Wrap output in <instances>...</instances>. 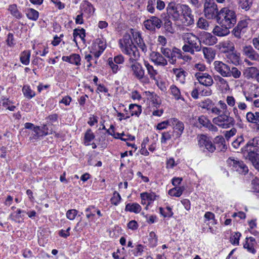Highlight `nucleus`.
<instances>
[{
  "instance_id": "4468645a",
  "label": "nucleus",
  "mask_w": 259,
  "mask_h": 259,
  "mask_svg": "<svg viewBox=\"0 0 259 259\" xmlns=\"http://www.w3.org/2000/svg\"><path fill=\"white\" fill-rule=\"evenodd\" d=\"M159 196L152 191L144 192L140 194V198L141 199V203L142 205L146 204L151 205L153 202L158 199Z\"/></svg>"
},
{
  "instance_id": "e2e57ef3",
  "label": "nucleus",
  "mask_w": 259,
  "mask_h": 259,
  "mask_svg": "<svg viewBox=\"0 0 259 259\" xmlns=\"http://www.w3.org/2000/svg\"><path fill=\"white\" fill-rule=\"evenodd\" d=\"M237 1L238 2L239 7H241L242 9H245V10H247L250 8V7L252 3L251 0Z\"/></svg>"
},
{
  "instance_id": "49530a36",
  "label": "nucleus",
  "mask_w": 259,
  "mask_h": 259,
  "mask_svg": "<svg viewBox=\"0 0 259 259\" xmlns=\"http://www.w3.org/2000/svg\"><path fill=\"white\" fill-rule=\"evenodd\" d=\"M30 52L29 51H24L20 55V61L25 65H28L30 62Z\"/></svg>"
},
{
  "instance_id": "6e6552de",
  "label": "nucleus",
  "mask_w": 259,
  "mask_h": 259,
  "mask_svg": "<svg viewBox=\"0 0 259 259\" xmlns=\"http://www.w3.org/2000/svg\"><path fill=\"white\" fill-rule=\"evenodd\" d=\"M106 48V41L103 38H97L91 47L90 53L96 58H99Z\"/></svg>"
},
{
  "instance_id": "680f3d73",
  "label": "nucleus",
  "mask_w": 259,
  "mask_h": 259,
  "mask_svg": "<svg viewBox=\"0 0 259 259\" xmlns=\"http://www.w3.org/2000/svg\"><path fill=\"white\" fill-rule=\"evenodd\" d=\"M108 64L112 70V73L115 74L119 70L117 64H116L113 61L112 58H109L108 59Z\"/></svg>"
},
{
  "instance_id": "ea45409f",
  "label": "nucleus",
  "mask_w": 259,
  "mask_h": 259,
  "mask_svg": "<svg viewBox=\"0 0 259 259\" xmlns=\"http://www.w3.org/2000/svg\"><path fill=\"white\" fill-rule=\"evenodd\" d=\"M129 110L130 117L134 115L138 117L141 113L142 107L137 104H131L129 106Z\"/></svg>"
},
{
  "instance_id": "ddd939ff",
  "label": "nucleus",
  "mask_w": 259,
  "mask_h": 259,
  "mask_svg": "<svg viewBox=\"0 0 259 259\" xmlns=\"http://www.w3.org/2000/svg\"><path fill=\"white\" fill-rule=\"evenodd\" d=\"M243 94L247 101L252 102L253 99L259 97V87L251 84L247 91L243 92Z\"/></svg>"
},
{
  "instance_id": "8fccbe9b",
  "label": "nucleus",
  "mask_w": 259,
  "mask_h": 259,
  "mask_svg": "<svg viewBox=\"0 0 259 259\" xmlns=\"http://www.w3.org/2000/svg\"><path fill=\"white\" fill-rule=\"evenodd\" d=\"M160 213L164 218H170L173 215L172 209L170 206H166L165 208H159Z\"/></svg>"
},
{
  "instance_id": "423d86ee",
  "label": "nucleus",
  "mask_w": 259,
  "mask_h": 259,
  "mask_svg": "<svg viewBox=\"0 0 259 259\" xmlns=\"http://www.w3.org/2000/svg\"><path fill=\"white\" fill-rule=\"evenodd\" d=\"M180 11L182 16L181 21L184 25L189 26L194 24L195 20L192 11L188 5H181Z\"/></svg>"
},
{
  "instance_id": "473e14b6",
  "label": "nucleus",
  "mask_w": 259,
  "mask_h": 259,
  "mask_svg": "<svg viewBox=\"0 0 259 259\" xmlns=\"http://www.w3.org/2000/svg\"><path fill=\"white\" fill-rule=\"evenodd\" d=\"M22 90L24 96L28 99H31L36 95L35 92L31 89L29 85H24Z\"/></svg>"
},
{
  "instance_id": "a878e982",
  "label": "nucleus",
  "mask_w": 259,
  "mask_h": 259,
  "mask_svg": "<svg viewBox=\"0 0 259 259\" xmlns=\"http://www.w3.org/2000/svg\"><path fill=\"white\" fill-rule=\"evenodd\" d=\"M133 36L138 47L144 53H146L147 51V47L142 38L141 33L139 32H134Z\"/></svg>"
},
{
  "instance_id": "20e7f679",
  "label": "nucleus",
  "mask_w": 259,
  "mask_h": 259,
  "mask_svg": "<svg viewBox=\"0 0 259 259\" xmlns=\"http://www.w3.org/2000/svg\"><path fill=\"white\" fill-rule=\"evenodd\" d=\"M119 45L122 52L128 56L129 58L133 57L135 54L140 55L137 47L134 45L130 34H125L122 38L119 40Z\"/></svg>"
},
{
  "instance_id": "6e6d98bb",
  "label": "nucleus",
  "mask_w": 259,
  "mask_h": 259,
  "mask_svg": "<svg viewBox=\"0 0 259 259\" xmlns=\"http://www.w3.org/2000/svg\"><path fill=\"white\" fill-rule=\"evenodd\" d=\"M32 133L31 134V136L30 137V139L31 140L33 139H37L39 137H42V134L40 132V127L39 126H35L34 128L32 129Z\"/></svg>"
},
{
  "instance_id": "864d4df0",
  "label": "nucleus",
  "mask_w": 259,
  "mask_h": 259,
  "mask_svg": "<svg viewBox=\"0 0 259 259\" xmlns=\"http://www.w3.org/2000/svg\"><path fill=\"white\" fill-rule=\"evenodd\" d=\"M197 26L198 28L204 29V30H208L209 27V23L208 21L203 18H200L197 22Z\"/></svg>"
},
{
  "instance_id": "0e129e2a",
  "label": "nucleus",
  "mask_w": 259,
  "mask_h": 259,
  "mask_svg": "<svg viewBox=\"0 0 259 259\" xmlns=\"http://www.w3.org/2000/svg\"><path fill=\"white\" fill-rule=\"evenodd\" d=\"M133 254L135 256H141L144 251V246L142 244H138L134 249L132 250Z\"/></svg>"
},
{
  "instance_id": "338daca9",
  "label": "nucleus",
  "mask_w": 259,
  "mask_h": 259,
  "mask_svg": "<svg viewBox=\"0 0 259 259\" xmlns=\"http://www.w3.org/2000/svg\"><path fill=\"white\" fill-rule=\"evenodd\" d=\"M78 213V211L75 209L68 210L66 213L67 218L70 220H73L75 219Z\"/></svg>"
},
{
  "instance_id": "1a4fd4ad",
  "label": "nucleus",
  "mask_w": 259,
  "mask_h": 259,
  "mask_svg": "<svg viewBox=\"0 0 259 259\" xmlns=\"http://www.w3.org/2000/svg\"><path fill=\"white\" fill-rule=\"evenodd\" d=\"M251 22V20L248 18L241 19L232 31L234 35L237 38H241V36L246 32L248 25L250 24Z\"/></svg>"
},
{
  "instance_id": "4d7b16f0",
  "label": "nucleus",
  "mask_w": 259,
  "mask_h": 259,
  "mask_svg": "<svg viewBox=\"0 0 259 259\" xmlns=\"http://www.w3.org/2000/svg\"><path fill=\"white\" fill-rule=\"evenodd\" d=\"M241 75V72L239 69L235 67H233L231 68H230V72L227 77H233L235 78H239Z\"/></svg>"
},
{
  "instance_id": "72a5a7b5",
  "label": "nucleus",
  "mask_w": 259,
  "mask_h": 259,
  "mask_svg": "<svg viewBox=\"0 0 259 259\" xmlns=\"http://www.w3.org/2000/svg\"><path fill=\"white\" fill-rule=\"evenodd\" d=\"M214 143L217 145L218 150L221 151H225L227 149L226 142L223 136H217L215 138Z\"/></svg>"
},
{
  "instance_id": "aec40b11",
  "label": "nucleus",
  "mask_w": 259,
  "mask_h": 259,
  "mask_svg": "<svg viewBox=\"0 0 259 259\" xmlns=\"http://www.w3.org/2000/svg\"><path fill=\"white\" fill-rule=\"evenodd\" d=\"M199 40L200 45L202 42L207 46H213L217 42L218 39L215 36L210 33L203 32L201 35Z\"/></svg>"
},
{
  "instance_id": "6ab92c4d",
  "label": "nucleus",
  "mask_w": 259,
  "mask_h": 259,
  "mask_svg": "<svg viewBox=\"0 0 259 259\" xmlns=\"http://www.w3.org/2000/svg\"><path fill=\"white\" fill-rule=\"evenodd\" d=\"M259 147V136L256 137L251 140H250L245 146L242 149L244 154H247L250 150L257 153V148Z\"/></svg>"
},
{
  "instance_id": "603ef678",
  "label": "nucleus",
  "mask_w": 259,
  "mask_h": 259,
  "mask_svg": "<svg viewBox=\"0 0 259 259\" xmlns=\"http://www.w3.org/2000/svg\"><path fill=\"white\" fill-rule=\"evenodd\" d=\"M125 136V134L124 133H113V136L116 139H120L122 141H133L135 140V137L133 136H127L126 138L123 137Z\"/></svg>"
},
{
  "instance_id": "f704fd0d",
  "label": "nucleus",
  "mask_w": 259,
  "mask_h": 259,
  "mask_svg": "<svg viewBox=\"0 0 259 259\" xmlns=\"http://www.w3.org/2000/svg\"><path fill=\"white\" fill-rule=\"evenodd\" d=\"M204 222L207 225H209V224L211 225L216 224L217 220L215 219L214 214L210 211L206 212L204 215Z\"/></svg>"
},
{
  "instance_id": "5701e85b",
  "label": "nucleus",
  "mask_w": 259,
  "mask_h": 259,
  "mask_svg": "<svg viewBox=\"0 0 259 259\" xmlns=\"http://www.w3.org/2000/svg\"><path fill=\"white\" fill-rule=\"evenodd\" d=\"M80 8L84 15L90 16L93 14L95 8L91 3L88 1H83L80 4Z\"/></svg>"
},
{
  "instance_id": "4be33fe9",
  "label": "nucleus",
  "mask_w": 259,
  "mask_h": 259,
  "mask_svg": "<svg viewBox=\"0 0 259 259\" xmlns=\"http://www.w3.org/2000/svg\"><path fill=\"white\" fill-rule=\"evenodd\" d=\"M174 126V131L176 138H179L182 135L184 130L183 122L177 118H172L170 120Z\"/></svg>"
},
{
  "instance_id": "2eb2a0df",
  "label": "nucleus",
  "mask_w": 259,
  "mask_h": 259,
  "mask_svg": "<svg viewBox=\"0 0 259 259\" xmlns=\"http://www.w3.org/2000/svg\"><path fill=\"white\" fill-rule=\"evenodd\" d=\"M194 76L199 82L204 86L210 87L213 83L211 76L207 73L196 72Z\"/></svg>"
},
{
  "instance_id": "f8f14e48",
  "label": "nucleus",
  "mask_w": 259,
  "mask_h": 259,
  "mask_svg": "<svg viewBox=\"0 0 259 259\" xmlns=\"http://www.w3.org/2000/svg\"><path fill=\"white\" fill-rule=\"evenodd\" d=\"M214 70L224 77H227L230 72V66L220 61H215L213 63Z\"/></svg>"
},
{
  "instance_id": "c756f323",
  "label": "nucleus",
  "mask_w": 259,
  "mask_h": 259,
  "mask_svg": "<svg viewBox=\"0 0 259 259\" xmlns=\"http://www.w3.org/2000/svg\"><path fill=\"white\" fill-rule=\"evenodd\" d=\"M256 244L255 240L253 237H250L246 238V243L244 244V247L247 249L248 251L254 254L256 250L254 246Z\"/></svg>"
},
{
  "instance_id": "412c9836",
  "label": "nucleus",
  "mask_w": 259,
  "mask_h": 259,
  "mask_svg": "<svg viewBox=\"0 0 259 259\" xmlns=\"http://www.w3.org/2000/svg\"><path fill=\"white\" fill-rule=\"evenodd\" d=\"M219 25L214 26L212 30L214 35L220 37H223L228 35L230 33L229 29L231 27L229 25L226 26L224 24H219Z\"/></svg>"
},
{
  "instance_id": "69168bd1",
  "label": "nucleus",
  "mask_w": 259,
  "mask_h": 259,
  "mask_svg": "<svg viewBox=\"0 0 259 259\" xmlns=\"http://www.w3.org/2000/svg\"><path fill=\"white\" fill-rule=\"evenodd\" d=\"M121 199L120 194L116 191L113 193V196L111 198V202L114 205H117Z\"/></svg>"
},
{
  "instance_id": "7ed1b4c3",
  "label": "nucleus",
  "mask_w": 259,
  "mask_h": 259,
  "mask_svg": "<svg viewBox=\"0 0 259 259\" xmlns=\"http://www.w3.org/2000/svg\"><path fill=\"white\" fill-rule=\"evenodd\" d=\"M236 21L235 12L228 7L222 8L218 14L217 21L218 24H224L232 28L236 24Z\"/></svg>"
},
{
  "instance_id": "b1692460",
  "label": "nucleus",
  "mask_w": 259,
  "mask_h": 259,
  "mask_svg": "<svg viewBox=\"0 0 259 259\" xmlns=\"http://www.w3.org/2000/svg\"><path fill=\"white\" fill-rule=\"evenodd\" d=\"M243 53L251 60L259 61V54L251 46H246L243 48Z\"/></svg>"
},
{
  "instance_id": "3c124183",
  "label": "nucleus",
  "mask_w": 259,
  "mask_h": 259,
  "mask_svg": "<svg viewBox=\"0 0 259 259\" xmlns=\"http://www.w3.org/2000/svg\"><path fill=\"white\" fill-rule=\"evenodd\" d=\"M241 236V234L239 232H234L232 233L230 237V241L231 244L234 245H238Z\"/></svg>"
},
{
  "instance_id": "cd10ccee",
  "label": "nucleus",
  "mask_w": 259,
  "mask_h": 259,
  "mask_svg": "<svg viewBox=\"0 0 259 259\" xmlns=\"http://www.w3.org/2000/svg\"><path fill=\"white\" fill-rule=\"evenodd\" d=\"M219 46L223 52L227 53L233 52L235 49L233 42L229 40H224L220 42Z\"/></svg>"
},
{
  "instance_id": "0eeeda50",
  "label": "nucleus",
  "mask_w": 259,
  "mask_h": 259,
  "mask_svg": "<svg viewBox=\"0 0 259 259\" xmlns=\"http://www.w3.org/2000/svg\"><path fill=\"white\" fill-rule=\"evenodd\" d=\"M228 165L234 171L239 174L245 175L248 171V167L241 160L232 157L229 158L227 160Z\"/></svg>"
},
{
  "instance_id": "de8ad7c7",
  "label": "nucleus",
  "mask_w": 259,
  "mask_h": 259,
  "mask_svg": "<svg viewBox=\"0 0 259 259\" xmlns=\"http://www.w3.org/2000/svg\"><path fill=\"white\" fill-rule=\"evenodd\" d=\"M173 72L177 77V80H179L181 83H184L185 80V72L182 69L174 68Z\"/></svg>"
},
{
  "instance_id": "393cba45",
  "label": "nucleus",
  "mask_w": 259,
  "mask_h": 259,
  "mask_svg": "<svg viewBox=\"0 0 259 259\" xmlns=\"http://www.w3.org/2000/svg\"><path fill=\"white\" fill-rule=\"evenodd\" d=\"M246 159L251 161L254 167L259 171V154L257 152L249 151L247 154H244Z\"/></svg>"
},
{
  "instance_id": "f03ea898",
  "label": "nucleus",
  "mask_w": 259,
  "mask_h": 259,
  "mask_svg": "<svg viewBox=\"0 0 259 259\" xmlns=\"http://www.w3.org/2000/svg\"><path fill=\"white\" fill-rule=\"evenodd\" d=\"M181 38L185 44L182 47L184 52L189 53L194 55L195 52L201 51L199 38L193 33L185 32L182 34Z\"/></svg>"
},
{
  "instance_id": "7c9ffc66",
  "label": "nucleus",
  "mask_w": 259,
  "mask_h": 259,
  "mask_svg": "<svg viewBox=\"0 0 259 259\" xmlns=\"http://www.w3.org/2000/svg\"><path fill=\"white\" fill-rule=\"evenodd\" d=\"M141 209V206L137 203H127L125 207L126 211H130L135 213H139Z\"/></svg>"
},
{
  "instance_id": "39448f33",
  "label": "nucleus",
  "mask_w": 259,
  "mask_h": 259,
  "mask_svg": "<svg viewBox=\"0 0 259 259\" xmlns=\"http://www.w3.org/2000/svg\"><path fill=\"white\" fill-rule=\"evenodd\" d=\"M212 122L222 128H228L235 123L234 118L230 116V113H223L213 118Z\"/></svg>"
},
{
  "instance_id": "4c0bfd02",
  "label": "nucleus",
  "mask_w": 259,
  "mask_h": 259,
  "mask_svg": "<svg viewBox=\"0 0 259 259\" xmlns=\"http://www.w3.org/2000/svg\"><path fill=\"white\" fill-rule=\"evenodd\" d=\"M184 190L183 186L175 187L168 191V194L170 196L179 197L182 195Z\"/></svg>"
},
{
  "instance_id": "a19ab883",
  "label": "nucleus",
  "mask_w": 259,
  "mask_h": 259,
  "mask_svg": "<svg viewBox=\"0 0 259 259\" xmlns=\"http://www.w3.org/2000/svg\"><path fill=\"white\" fill-rule=\"evenodd\" d=\"M170 94L177 100H182L184 101V98L182 96L180 89L175 85H171L169 89Z\"/></svg>"
},
{
  "instance_id": "bf43d9fd",
  "label": "nucleus",
  "mask_w": 259,
  "mask_h": 259,
  "mask_svg": "<svg viewBox=\"0 0 259 259\" xmlns=\"http://www.w3.org/2000/svg\"><path fill=\"white\" fill-rule=\"evenodd\" d=\"M156 0H148L146 6V10L151 14L155 13V6Z\"/></svg>"
},
{
  "instance_id": "9d476101",
  "label": "nucleus",
  "mask_w": 259,
  "mask_h": 259,
  "mask_svg": "<svg viewBox=\"0 0 259 259\" xmlns=\"http://www.w3.org/2000/svg\"><path fill=\"white\" fill-rule=\"evenodd\" d=\"M219 12L217 5L214 3L205 2L204 4V13L207 19H212L215 18L217 20Z\"/></svg>"
},
{
  "instance_id": "5fc2aeb1",
  "label": "nucleus",
  "mask_w": 259,
  "mask_h": 259,
  "mask_svg": "<svg viewBox=\"0 0 259 259\" xmlns=\"http://www.w3.org/2000/svg\"><path fill=\"white\" fill-rule=\"evenodd\" d=\"M73 35L74 37L73 40L76 42L75 38L79 36L82 40H83L85 36V30L83 28L81 29H75L73 30Z\"/></svg>"
},
{
  "instance_id": "79ce46f5",
  "label": "nucleus",
  "mask_w": 259,
  "mask_h": 259,
  "mask_svg": "<svg viewBox=\"0 0 259 259\" xmlns=\"http://www.w3.org/2000/svg\"><path fill=\"white\" fill-rule=\"evenodd\" d=\"M25 13L27 17L32 21L37 20L39 16L38 12L32 8H27L25 10Z\"/></svg>"
},
{
  "instance_id": "f257e3e1",
  "label": "nucleus",
  "mask_w": 259,
  "mask_h": 259,
  "mask_svg": "<svg viewBox=\"0 0 259 259\" xmlns=\"http://www.w3.org/2000/svg\"><path fill=\"white\" fill-rule=\"evenodd\" d=\"M140 56V55L135 54L133 57L129 58L127 66L133 76L143 84H147L150 81L148 76L145 75V71L142 65L138 62Z\"/></svg>"
},
{
  "instance_id": "dca6fc26",
  "label": "nucleus",
  "mask_w": 259,
  "mask_h": 259,
  "mask_svg": "<svg viewBox=\"0 0 259 259\" xmlns=\"http://www.w3.org/2000/svg\"><path fill=\"white\" fill-rule=\"evenodd\" d=\"M181 4L177 5L175 2H171L168 3L166 7L167 14L171 16L175 21L178 20L180 18V11Z\"/></svg>"
},
{
  "instance_id": "13d9d810",
  "label": "nucleus",
  "mask_w": 259,
  "mask_h": 259,
  "mask_svg": "<svg viewBox=\"0 0 259 259\" xmlns=\"http://www.w3.org/2000/svg\"><path fill=\"white\" fill-rule=\"evenodd\" d=\"M70 63L74 64L76 66L80 65L81 58L79 55L77 54H72L70 55Z\"/></svg>"
},
{
  "instance_id": "c9c22d12",
  "label": "nucleus",
  "mask_w": 259,
  "mask_h": 259,
  "mask_svg": "<svg viewBox=\"0 0 259 259\" xmlns=\"http://www.w3.org/2000/svg\"><path fill=\"white\" fill-rule=\"evenodd\" d=\"M226 59L228 62L234 65H237L239 63V56L233 52H231L226 54Z\"/></svg>"
},
{
  "instance_id": "a18cd8bd",
  "label": "nucleus",
  "mask_w": 259,
  "mask_h": 259,
  "mask_svg": "<svg viewBox=\"0 0 259 259\" xmlns=\"http://www.w3.org/2000/svg\"><path fill=\"white\" fill-rule=\"evenodd\" d=\"M202 52L205 59L212 60L214 58L215 54L211 48L203 47Z\"/></svg>"
},
{
  "instance_id": "2f4dec72",
  "label": "nucleus",
  "mask_w": 259,
  "mask_h": 259,
  "mask_svg": "<svg viewBox=\"0 0 259 259\" xmlns=\"http://www.w3.org/2000/svg\"><path fill=\"white\" fill-rule=\"evenodd\" d=\"M214 80L216 84L220 87L227 89L229 88V84L228 81L224 78V77L219 75H214L213 76Z\"/></svg>"
},
{
  "instance_id": "f3484780",
  "label": "nucleus",
  "mask_w": 259,
  "mask_h": 259,
  "mask_svg": "<svg viewBox=\"0 0 259 259\" xmlns=\"http://www.w3.org/2000/svg\"><path fill=\"white\" fill-rule=\"evenodd\" d=\"M198 145L200 147L205 148L208 151L213 152L216 149L215 146L209 139L205 135H201L198 140Z\"/></svg>"
},
{
  "instance_id": "052dcab7",
  "label": "nucleus",
  "mask_w": 259,
  "mask_h": 259,
  "mask_svg": "<svg viewBox=\"0 0 259 259\" xmlns=\"http://www.w3.org/2000/svg\"><path fill=\"white\" fill-rule=\"evenodd\" d=\"M23 212H24V211H22L20 209H17L16 212L11 214L10 218L14 221H15L16 222L20 223L21 222L20 219L22 218L21 215V213Z\"/></svg>"
},
{
  "instance_id": "bb28decb",
  "label": "nucleus",
  "mask_w": 259,
  "mask_h": 259,
  "mask_svg": "<svg viewBox=\"0 0 259 259\" xmlns=\"http://www.w3.org/2000/svg\"><path fill=\"white\" fill-rule=\"evenodd\" d=\"M144 65L146 67L148 75L149 77V78L153 80H157L156 76L158 74V72L154 68V67L150 65V63L146 60H144Z\"/></svg>"
},
{
  "instance_id": "c85d7f7f",
  "label": "nucleus",
  "mask_w": 259,
  "mask_h": 259,
  "mask_svg": "<svg viewBox=\"0 0 259 259\" xmlns=\"http://www.w3.org/2000/svg\"><path fill=\"white\" fill-rule=\"evenodd\" d=\"M182 57V51L181 50L174 48L171 52V54L169 55V57H168L169 62L171 64H175L176 63L177 59H180Z\"/></svg>"
},
{
  "instance_id": "c03bdc74",
  "label": "nucleus",
  "mask_w": 259,
  "mask_h": 259,
  "mask_svg": "<svg viewBox=\"0 0 259 259\" xmlns=\"http://www.w3.org/2000/svg\"><path fill=\"white\" fill-rule=\"evenodd\" d=\"M258 112L253 113L248 112L246 114V118L247 121L251 123H257L259 122V118L258 117Z\"/></svg>"
},
{
  "instance_id": "37998d69",
  "label": "nucleus",
  "mask_w": 259,
  "mask_h": 259,
  "mask_svg": "<svg viewBox=\"0 0 259 259\" xmlns=\"http://www.w3.org/2000/svg\"><path fill=\"white\" fill-rule=\"evenodd\" d=\"M9 11L10 12L11 14L17 19H20L22 18V14L19 11L16 5H11L9 7Z\"/></svg>"
},
{
  "instance_id": "09e8293b",
  "label": "nucleus",
  "mask_w": 259,
  "mask_h": 259,
  "mask_svg": "<svg viewBox=\"0 0 259 259\" xmlns=\"http://www.w3.org/2000/svg\"><path fill=\"white\" fill-rule=\"evenodd\" d=\"M148 241L151 247H154L157 245L158 238L155 232L152 231L149 233Z\"/></svg>"
},
{
  "instance_id": "58836bf2",
  "label": "nucleus",
  "mask_w": 259,
  "mask_h": 259,
  "mask_svg": "<svg viewBox=\"0 0 259 259\" xmlns=\"http://www.w3.org/2000/svg\"><path fill=\"white\" fill-rule=\"evenodd\" d=\"M13 102L7 98H4L0 100V106H2L6 109L11 111H14L16 107L12 105Z\"/></svg>"
},
{
  "instance_id": "774afa93",
  "label": "nucleus",
  "mask_w": 259,
  "mask_h": 259,
  "mask_svg": "<svg viewBox=\"0 0 259 259\" xmlns=\"http://www.w3.org/2000/svg\"><path fill=\"white\" fill-rule=\"evenodd\" d=\"M252 189L253 192L259 193V179L255 178L251 182Z\"/></svg>"
},
{
  "instance_id": "a211bd4d",
  "label": "nucleus",
  "mask_w": 259,
  "mask_h": 259,
  "mask_svg": "<svg viewBox=\"0 0 259 259\" xmlns=\"http://www.w3.org/2000/svg\"><path fill=\"white\" fill-rule=\"evenodd\" d=\"M150 58L156 66L164 67L167 65V60L158 52H152L150 54Z\"/></svg>"
},
{
  "instance_id": "9b49d317",
  "label": "nucleus",
  "mask_w": 259,
  "mask_h": 259,
  "mask_svg": "<svg viewBox=\"0 0 259 259\" xmlns=\"http://www.w3.org/2000/svg\"><path fill=\"white\" fill-rule=\"evenodd\" d=\"M162 24V22L156 16H151L149 19L144 22L145 28L150 31H154L156 28H160Z\"/></svg>"
},
{
  "instance_id": "e433bc0d",
  "label": "nucleus",
  "mask_w": 259,
  "mask_h": 259,
  "mask_svg": "<svg viewBox=\"0 0 259 259\" xmlns=\"http://www.w3.org/2000/svg\"><path fill=\"white\" fill-rule=\"evenodd\" d=\"M95 138V136L92 130L88 129L84 134L83 143L85 146H89L91 145V141H92Z\"/></svg>"
}]
</instances>
